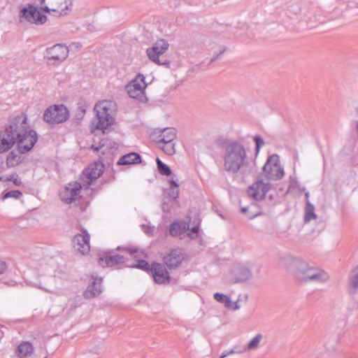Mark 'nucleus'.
<instances>
[{"label":"nucleus","instance_id":"nucleus-1","mask_svg":"<svg viewBox=\"0 0 358 358\" xmlns=\"http://www.w3.org/2000/svg\"><path fill=\"white\" fill-rule=\"evenodd\" d=\"M38 138L26 114L10 117L8 123L0 129V153L9 150L17 143L19 153L26 154L33 149Z\"/></svg>","mask_w":358,"mask_h":358},{"label":"nucleus","instance_id":"nucleus-2","mask_svg":"<svg viewBox=\"0 0 358 358\" xmlns=\"http://www.w3.org/2000/svg\"><path fill=\"white\" fill-rule=\"evenodd\" d=\"M217 145L224 149V168L231 173L240 172L243 176H248L253 171V166L247 162L245 149L241 143L229 139H218Z\"/></svg>","mask_w":358,"mask_h":358},{"label":"nucleus","instance_id":"nucleus-3","mask_svg":"<svg viewBox=\"0 0 358 358\" xmlns=\"http://www.w3.org/2000/svg\"><path fill=\"white\" fill-rule=\"evenodd\" d=\"M293 275L296 280L302 283H323L329 279V274L317 267L310 266L306 262L300 259L292 260Z\"/></svg>","mask_w":358,"mask_h":358},{"label":"nucleus","instance_id":"nucleus-4","mask_svg":"<svg viewBox=\"0 0 358 358\" xmlns=\"http://www.w3.org/2000/svg\"><path fill=\"white\" fill-rule=\"evenodd\" d=\"M111 102L104 100L95 104L94 111L96 117L94 118L92 124L95 129L105 132L114 122L113 117V109L111 108Z\"/></svg>","mask_w":358,"mask_h":358},{"label":"nucleus","instance_id":"nucleus-5","mask_svg":"<svg viewBox=\"0 0 358 358\" xmlns=\"http://www.w3.org/2000/svg\"><path fill=\"white\" fill-rule=\"evenodd\" d=\"M69 117L68 108L64 104H55L46 108L43 113V120L52 127L65 122Z\"/></svg>","mask_w":358,"mask_h":358},{"label":"nucleus","instance_id":"nucleus-6","mask_svg":"<svg viewBox=\"0 0 358 358\" xmlns=\"http://www.w3.org/2000/svg\"><path fill=\"white\" fill-rule=\"evenodd\" d=\"M69 48L62 43H57L45 50L44 59L49 66H59L69 56Z\"/></svg>","mask_w":358,"mask_h":358},{"label":"nucleus","instance_id":"nucleus-7","mask_svg":"<svg viewBox=\"0 0 358 358\" xmlns=\"http://www.w3.org/2000/svg\"><path fill=\"white\" fill-rule=\"evenodd\" d=\"M169 44L164 38H159L153 44L151 48L146 50L148 58L155 64L159 66H163L166 68L171 67V62L168 59H159V56L163 55L169 48Z\"/></svg>","mask_w":358,"mask_h":358},{"label":"nucleus","instance_id":"nucleus-8","mask_svg":"<svg viewBox=\"0 0 358 358\" xmlns=\"http://www.w3.org/2000/svg\"><path fill=\"white\" fill-rule=\"evenodd\" d=\"M264 176L272 180H277L281 179L284 176L283 168L280 166L279 162V157L278 155L274 154L269 156L262 168Z\"/></svg>","mask_w":358,"mask_h":358},{"label":"nucleus","instance_id":"nucleus-9","mask_svg":"<svg viewBox=\"0 0 358 358\" xmlns=\"http://www.w3.org/2000/svg\"><path fill=\"white\" fill-rule=\"evenodd\" d=\"M41 9L50 13L51 11L59 16L66 15L72 8V0H41Z\"/></svg>","mask_w":358,"mask_h":358},{"label":"nucleus","instance_id":"nucleus-10","mask_svg":"<svg viewBox=\"0 0 358 358\" xmlns=\"http://www.w3.org/2000/svg\"><path fill=\"white\" fill-rule=\"evenodd\" d=\"M20 17L24 18L31 24H43L47 21V16L41 13L38 8L31 4L22 8L20 12Z\"/></svg>","mask_w":358,"mask_h":358},{"label":"nucleus","instance_id":"nucleus-11","mask_svg":"<svg viewBox=\"0 0 358 358\" xmlns=\"http://www.w3.org/2000/svg\"><path fill=\"white\" fill-rule=\"evenodd\" d=\"M230 275L232 283H242L251 279L252 273L249 266L238 263L233 266Z\"/></svg>","mask_w":358,"mask_h":358},{"label":"nucleus","instance_id":"nucleus-12","mask_svg":"<svg viewBox=\"0 0 358 358\" xmlns=\"http://www.w3.org/2000/svg\"><path fill=\"white\" fill-rule=\"evenodd\" d=\"M145 87V76L138 73L135 78L126 86V90L131 98L141 99L144 95Z\"/></svg>","mask_w":358,"mask_h":358},{"label":"nucleus","instance_id":"nucleus-13","mask_svg":"<svg viewBox=\"0 0 358 358\" xmlns=\"http://www.w3.org/2000/svg\"><path fill=\"white\" fill-rule=\"evenodd\" d=\"M185 258L179 248L171 249L162 257L163 264L169 270H175L179 268Z\"/></svg>","mask_w":358,"mask_h":358},{"label":"nucleus","instance_id":"nucleus-14","mask_svg":"<svg viewBox=\"0 0 358 358\" xmlns=\"http://www.w3.org/2000/svg\"><path fill=\"white\" fill-rule=\"evenodd\" d=\"M150 275L153 278L154 282L157 285H168L171 282V276L166 267L161 263L152 262V269Z\"/></svg>","mask_w":358,"mask_h":358},{"label":"nucleus","instance_id":"nucleus-15","mask_svg":"<svg viewBox=\"0 0 358 358\" xmlns=\"http://www.w3.org/2000/svg\"><path fill=\"white\" fill-rule=\"evenodd\" d=\"M113 252V250H108L99 252L97 259L98 264L103 268H107L122 264L125 262L126 257L120 255H110Z\"/></svg>","mask_w":358,"mask_h":358},{"label":"nucleus","instance_id":"nucleus-16","mask_svg":"<svg viewBox=\"0 0 358 358\" xmlns=\"http://www.w3.org/2000/svg\"><path fill=\"white\" fill-rule=\"evenodd\" d=\"M270 187V182H264L262 180H258L248 187L247 194L254 200L260 201L265 198Z\"/></svg>","mask_w":358,"mask_h":358},{"label":"nucleus","instance_id":"nucleus-17","mask_svg":"<svg viewBox=\"0 0 358 358\" xmlns=\"http://www.w3.org/2000/svg\"><path fill=\"white\" fill-rule=\"evenodd\" d=\"M81 231L82 234H78L73 237L72 244L75 250L79 252L82 255H85L90 250V236L87 231L84 228L81 229Z\"/></svg>","mask_w":358,"mask_h":358},{"label":"nucleus","instance_id":"nucleus-18","mask_svg":"<svg viewBox=\"0 0 358 358\" xmlns=\"http://www.w3.org/2000/svg\"><path fill=\"white\" fill-rule=\"evenodd\" d=\"M81 188V184L78 182L69 183L59 194L61 200L66 204L74 202L76 196L80 193Z\"/></svg>","mask_w":358,"mask_h":358},{"label":"nucleus","instance_id":"nucleus-19","mask_svg":"<svg viewBox=\"0 0 358 358\" xmlns=\"http://www.w3.org/2000/svg\"><path fill=\"white\" fill-rule=\"evenodd\" d=\"M104 164L101 162H95L83 172V176L87 178V185H90L94 180L99 178L104 171Z\"/></svg>","mask_w":358,"mask_h":358},{"label":"nucleus","instance_id":"nucleus-20","mask_svg":"<svg viewBox=\"0 0 358 358\" xmlns=\"http://www.w3.org/2000/svg\"><path fill=\"white\" fill-rule=\"evenodd\" d=\"M92 281L87 285L83 293V296L86 299L95 298L100 295L102 292L103 278L96 276L94 274L91 275Z\"/></svg>","mask_w":358,"mask_h":358},{"label":"nucleus","instance_id":"nucleus-21","mask_svg":"<svg viewBox=\"0 0 358 358\" xmlns=\"http://www.w3.org/2000/svg\"><path fill=\"white\" fill-rule=\"evenodd\" d=\"M141 156L136 152H130L122 156L117 162L118 166L132 165L141 163Z\"/></svg>","mask_w":358,"mask_h":358},{"label":"nucleus","instance_id":"nucleus-22","mask_svg":"<svg viewBox=\"0 0 358 358\" xmlns=\"http://www.w3.org/2000/svg\"><path fill=\"white\" fill-rule=\"evenodd\" d=\"M348 292L350 295L358 292V264L349 273Z\"/></svg>","mask_w":358,"mask_h":358},{"label":"nucleus","instance_id":"nucleus-23","mask_svg":"<svg viewBox=\"0 0 358 358\" xmlns=\"http://www.w3.org/2000/svg\"><path fill=\"white\" fill-rule=\"evenodd\" d=\"M177 131L173 127H167L162 131V134L159 136L157 143H167L169 141H174L176 138Z\"/></svg>","mask_w":358,"mask_h":358},{"label":"nucleus","instance_id":"nucleus-24","mask_svg":"<svg viewBox=\"0 0 358 358\" xmlns=\"http://www.w3.org/2000/svg\"><path fill=\"white\" fill-rule=\"evenodd\" d=\"M34 352V347L31 343L24 341L17 348L16 354L20 358L31 356Z\"/></svg>","mask_w":358,"mask_h":358},{"label":"nucleus","instance_id":"nucleus-25","mask_svg":"<svg viewBox=\"0 0 358 358\" xmlns=\"http://www.w3.org/2000/svg\"><path fill=\"white\" fill-rule=\"evenodd\" d=\"M169 182L170 187L166 190L165 194L168 198L175 200L179 195V184L173 178L169 179Z\"/></svg>","mask_w":358,"mask_h":358},{"label":"nucleus","instance_id":"nucleus-26","mask_svg":"<svg viewBox=\"0 0 358 358\" xmlns=\"http://www.w3.org/2000/svg\"><path fill=\"white\" fill-rule=\"evenodd\" d=\"M316 217L317 215L315 213L314 206L309 201H306V206L303 218L304 222L307 223Z\"/></svg>","mask_w":358,"mask_h":358},{"label":"nucleus","instance_id":"nucleus-27","mask_svg":"<svg viewBox=\"0 0 358 358\" xmlns=\"http://www.w3.org/2000/svg\"><path fill=\"white\" fill-rule=\"evenodd\" d=\"M20 153L17 150V153L14 150L11 151L6 158V165L8 167H13L17 165L20 162Z\"/></svg>","mask_w":358,"mask_h":358},{"label":"nucleus","instance_id":"nucleus-28","mask_svg":"<svg viewBox=\"0 0 358 358\" xmlns=\"http://www.w3.org/2000/svg\"><path fill=\"white\" fill-rule=\"evenodd\" d=\"M159 148L168 155H173L176 153L174 141H169L167 143H157Z\"/></svg>","mask_w":358,"mask_h":358},{"label":"nucleus","instance_id":"nucleus-29","mask_svg":"<svg viewBox=\"0 0 358 358\" xmlns=\"http://www.w3.org/2000/svg\"><path fill=\"white\" fill-rule=\"evenodd\" d=\"M136 262V263L130 267L141 269L150 274L152 269V264H149V263L145 259H137Z\"/></svg>","mask_w":358,"mask_h":358},{"label":"nucleus","instance_id":"nucleus-30","mask_svg":"<svg viewBox=\"0 0 358 358\" xmlns=\"http://www.w3.org/2000/svg\"><path fill=\"white\" fill-rule=\"evenodd\" d=\"M157 166L159 173L162 176H169L172 174L171 168L162 162L158 157L156 159Z\"/></svg>","mask_w":358,"mask_h":358},{"label":"nucleus","instance_id":"nucleus-31","mask_svg":"<svg viewBox=\"0 0 358 358\" xmlns=\"http://www.w3.org/2000/svg\"><path fill=\"white\" fill-rule=\"evenodd\" d=\"M262 339V335L260 334H257L246 346L243 347L244 352L247 350H254L257 348L261 340Z\"/></svg>","mask_w":358,"mask_h":358},{"label":"nucleus","instance_id":"nucleus-32","mask_svg":"<svg viewBox=\"0 0 358 358\" xmlns=\"http://www.w3.org/2000/svg\"><path fill=\"white\" fill-rule=\"evenodd\" d=\"M169 234L173 237H177L182 234L180 231V222L174 221L171 224Z\"/></svg>","mask_w":358,"mask_h":358},{"label":"nucleus","instance_id":"nucleus-33","mask_svg":"<svg viewBox=\"0 0 358 358\" xmlns=\"http://www.w3.org/2000/svg\"><path fill=\"white\" fill-rule=\"evenodd\" d=\"M301 10V9L299 4L292 3L288 6L287 10V15L289 17L292 18L300 13Z\"/></svg>","mask_w":358,"mask_h":358},{"label":"nucleus","instance_id":"nucleus-34","mask_svg":"<svg viewBox=\"0 0 358 358\" xmlns=\"http://www.w3.org/2000/svg\"><path fill=\"white\" fill-rule=\"evenodd\" d=\"M115 179V171L112 167L110 170H107L105 176L103 178V184L111 183L114 182Z\"/></svg>","mask_w":358,"mask_h":358},{"label":"nucleus","instance_id":"nucleus-35","mask_svg":"<svg viewBox=\"0 0 358 358\" xmlns=\"http://www.w3.org/2000/svg\"><path fill=\"white\" fill-rule=\"evenodd\" d=\"M22 196V193L20 190H10L3 193L2 199L6 200L8 198L20 199Z\"/></svg>","mask_w":358,"mask_h":358},{"label":"nucleus","instance_id":"nucleus-36","mask_svg":"<svg viewBox=\"0 0 358 358\" xmlns=\"http://www.w3.org/2000/svg\"><path fill=\"white\" fill-rule=\"evenodd\" d=\"M213 297L217 301L224 304L229 301V296L222 293L217 292L214 294Z\"/></svg>","mask_w":358,"mask_h":358},{"label":"nucleus","instance_id":"nucleus-37","mask_svg":"<svg viewBox=\"0 0 358 358\" xmlns=\"http://www.w3.org/2000/svg\"><path fill=\"white\" fill-rule=\"evenodd\" d=\"M253 140L255 143V151L257 154L259 152L260 148L264 145V141L262 136L259 135H256Z\"/></svg>","mask_w":358,"mask_h":358},{"label":"nucleus","instance_id":"nucleus-38","mask_svg":"<svg viewBox=\"0 0 358 358\" xmlns=\"http://www.w3.org/2000/svg\"><path fill=\"white\" fill-rule=\"evenodd\" d=\"M315 9L311 8L308 13L304 14V20L309 22H316L318 20L316 18V16L315 15Z\"/></svg>","mask_w":358,"mask_h":358},{"label":"nucleus","instance_id":"nucleus-39","mask_svg":"<svg viewBox=\"0 0 358 358\" xmlns=\"http://www.w3.org/2000/svg\"><path fill=\"white\" fill-rule=\"evenodd\" d=\"M188 230H189L190 232L187 234V236L191 239H194L198 236L199 227L194 225L191 226V224H189V229Z\"/></svg>","mask_w":358,"mask_h":358},{"label":"nucleus","instance_id":"nucleus-40","mask_svg":"<svg viewBox=\"0 0 358 358\" xmlns=\"http://www.w3.org/2000/svg\"><path fill=\"white\" fill-rule=\"evenodd\" d=\"M244 352V349H239L238 350H236L235 349H231L230 350H224L220 355V358H225L227 356L233 354H241Z\"/></svg>","mask_w":358,"mask_h":358},{"label":"nucleus","instance_id":"nucleus-41","mask_svg":"<svg viewBox=\"0 0 358 358\" xmlns=\"http://www.w3.org/2000/svg\"><path fill=\"white\" fill-rule=\"evenodd\" d=\"M187 219L188 220V222H180V231H182V233H183L184 231H187L189 229V224H190V222H191V215H188L187 216Z\"/></svg>","mask_w":358,"mask_h":358},{"label":"nucleus","instance_id":"nucleus-42","mask_svg":"<svg viewBox=\"0 0 358 358\" xmlns=\"http://www.w3.org/2000/svg\"><path fill=\"white\" fill-rule=\"evenodd\" d=\"M191 219H192V217H191ZM201 222V219L200 218L199 213H195L194 215L193 220H191L190 224H192V226L194 225V226L200 227Z\"/></svg>","mask_w":358,"mask_h":358},{"label":"nucleus","instance_id":"nucleus-43","mask_svg":"<svg viewBox=\"0 0 358 358\" xmlns=\"http://www.w3.org/2000/svg\"><path fill=\"white\" fill-rule=\"evenodd\" d=\"M299 187V183L296 179L292 176L289 177V185L288 187V191L291 189H294Z\"/></svg>","mask_w":358,"mask_h":358},{"label":"nucleus","instance_id":"nucleus-44","mask_svg":"<svg viewBox=\"0 0 358 358\" xmlns=\"http://www.w3.org/2000/svg\"><path fill=\"white\" fill-rule=\"evenodd\" d=\"M7 270V264L5 262L0 260V275L3 274Z\"/></svg>","mask_w":358,"mask_h":358},{"label":"nucleus","instance_id":"nucleus-45","mask_svg":"<svg viewBox=\"0 0 358 358\" xmlns=\"http://www.w3.org/2000/svg\"><path fill=\"white\" fill-rule=\"evenodd\" d=\"M226 49H227L226 48H223L222 50L220 51V52L218 54H217L216 55L213 56L210 59L208 64H210L213 62H214L221 55H222L225 52Z\"/></svg>","mask_w":358,"mask_h":358},{"label":"nucleus","instance_id":"nucleus-46","mask_svg":"<svg viewBox=\"0 0 358 358\" xmlns=\"http://www.w3.org/2000/svg\"><path fill=\"white\" fill-rule=\"evenodd\" d=\"M9 181H12L16 186L22 185V181L20 178H17V176H15V174H13V180H10Z\"/></svg>","mask_w":358,"mask_h":358},{"label":"nucleus","instance_id":"nucleus-47","mask_svg":"<svg viewBox=\"0 0 358 358\" xmlns=\"http://www.w3.org/2000/svg\"><path fill=\"white\" fill-rule=\"evenodd\" d=\"M126 251H127L130 255H134V257L136 258V255H134L138 252L137 248H127L124 249Z\"/></svg>","mask_w":358,"mask_h":358},{"label":"nucleus","instance_id":"nucleus-48","mask_svg":"<svg viewBox=\"0 0 358 358\" xmlns=\"http://www.w3.org/2000/svg\"><path fill=\"white\" fill-rule=\"evenodd\" d=\"M13 174L10 175L9 176H0V181H9L10 180H13Z\"/></svg>","mask_w":358,"mask_h":358},{"label":"nucleus","instance_id":"nucleus-49","mask_svg":"<svg viewBox=\"0 0 358 358\" xmlns=\"http://www.w3.org/2000/svg\"><path fill=\"white\" fill-rule=\"evenodd\" d=\"M234 302L231 301V299L229 298V303H225L224 306L229 309L232 310Z\"/></svg>","mask_w":358,"mask_h":358},{"label":"nucleus","instance_id":"nucleus-50","mask_svg":"<svg viewBox=\"0 0 358 358\" xmlns=\"http://www.w3.org/2000/svg\"><path fill=\"white\" fill-rule=\"evenodd\" d=\"M142 228L145 234H149L150 227L145 224L142 225Z\"/></svg>","mask_w":358,"mask_h":358},{"label":"nucleus","instance_id":"nucleus-51","mask_svg":"<svg viewBox=\"0 0 358 358\" xmlns=\"http://www.w3.org/2000/svg\"><path fill=\"white\" fill-rule=\"evenodd\" d=\"M80 111H81L80 117V116H78V115H76V117H77V119H78V120H80V119H82L83 115H84V113H85V109H83V108H81V109H80Z\"/></svg>","mask_w":358,"mask_h":358},{"label":"nucleus","instance_id":"nucleus-52","mask_svg":"<svg viewBox=\"0 0 358 358\" xmlns=\"http://www.w3.org/2000/svg\"><path fill=\"white\" fill-rule=\"evenodd\" d=\"M240 306L238 305L237 302H234L232 310H238Z\"/></svg>","mask_w":358,"mask_h":358},{"label":"nucleus","instance_id":"nucleus-53","mask_svg":"<svg viewBox=\"0 0 358 358\" xmlns=\"http://www.w3.org/2000/svg\"><path fill=\"white\" fill-rule=\"evenodd\" d=\"M248 207H241V211L244 214H245L248 212Z\"/></svg>","mask_w":358,"mask_h":358},{"label":"nucleus","instance_id":"nucleus-54","mask_svg":"<svg viewBox=\"0 0 358 358\" xmlns=\"http://www.w3.org/2000/svg\"><path fill=\"white\" fill-rule=\"evenodd\" d=\"M305 196H306V199H307V201H308L309 192H306V193L305 194Z\"/></svg>","mask_w":358,"mask_h":358},{"label":"nucleus","instance_id":"nucleus-55","mask_svg":"<svg viewBox=\"0 0 358 358\" xmlns=\"http://www.w3.org/2000/svg\"><path fill=\"white\" fill-rule=\"evenodd\" d=\"M356 112L358 115V106L356 108ZM357 129L358 130V122L357 123Z\"/></svg>","mask_w":358,"mask_h":358},{"label":"nucleus","instance_id":"nucleus-56","mask_svg":"<svg viewBox=\"0 0 358 358\" xmlns=\"http://www.w3.org/2000/svg\"><path fill=\"white\" fill-rule=\"evenodd\" d=\"M242 348H243V347H242V348H240V347H237V346H236V347H234L233 349H235L236 350H238L239 349H242Z\"/></svg>","mask_w":358,"mask_h":358},{"label":"nucleus","instance_id":"nucleus-57","mask_svg":"<svg viewBox=\"0 0 358 358\" xmlns=\"http://www.w3.org/2000/svg\"><path fill=\"white\" fill-rule=\"evenodd\" d=\"M254 217H255V215H252V216H250V217H249V218H250V219H252V218H253Z\"/></svg>","mask_w":358,"mask_h":358},{"label":"nucleus","instance_id":"nucleus-58","mask_svg":"<svg viewBox=\"0 0 358 358\" xmlns=\"http://www.w3.org/2000/svg\"><path fill=\"white\" fill-rule=\"evenodd\" d=\"M120 249H121V248L119 246V247H117V249H116V250H120Z\"/></svg>","mask_w":358,"mask_h":358},{"label":"nucleus","instance_id":"nucleus-59","mask_svg":"<svg viewBox=\"0 0 358 358\" xmlns=\"http://www.w3.org/2000/svg\"><path fill=\"white\" fill-rule=\"evenodd\" d=\"M85 210V208H81V210L83 211Z\"/></svg>","mask_w":358,"mask_h":358},{"label":"nucleus","instance_id":"nucleus-60","mask_svg":"<svg viewBox=\"0 0 358 358\" xmlns=\"http://www.w3.org/2000/svg\"><path fill=\"white\" fill-rule=\"evenodd\" d=\"M44 358H46V357H44Z\"/></svg>","mask_w":358,"mask_h":358},{"label":"nucleus","instance_id":"nucleus-61","mask_svg":"<svg viewBox=\"0 0 358 358\" xmlns=\"http://www.w3.org/2000/svg\"><path fill=\"white\" fill-rule=\"evenodd\" d=\"M44 358H46V357H44Z\"/></svg>","mask_w":358,"mask_h":358}]
</instances>
